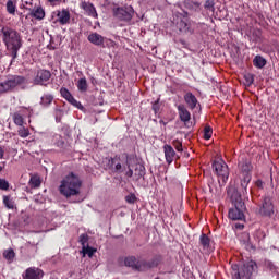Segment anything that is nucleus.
Segmentation results:
<instances>
[{"label":"nucleus","instance_id":"f257e3e1","mask_svg":"<svg viewBox=\"0 0 279 279\" xmlns=\"http://www.w3.org/2000/svg\"><path fill=\"white\" fill-rule=\"evenodd\" d=\"M82 191V179L73 172H70L61 180L59 192L63 197H75Z\"/></svg>","mask_w":279,"mask_h":279},{"label":"nucleus","instance_id":"f03ea898","mask_svg":"<svg viewBox=\"0 0 279 279\" xmlns=\"http://www.w3.org/2000/svg\"><path fill=\"white\" fill-rule=\"evenodd\" d=\"M2 40L7 47V51L11 53L13 60H16L19 56V49H21V35L15 29L4 26L1 29Z\"/></svg>","mask_w":279,"mask_h":279},{"label":"nucleus","instance_id":"7ed1b4c3","mask_svg":"<svg viewBox=\"0 0 279 279\" xmlns=\"http://www.w3.org/2000/svg\"><path fill=\"white\" fill-rule=\"evenodd\" d=\"M228 195L234 202V207L229 209V219L232 221H243L245 219V204L241 201V194L234 187L228 190Z\"/></svg>","mask_w":279,"mask_h":279},{"label":"nucleus","instance_id":"20e7f679","mask_svg":"<svg viewBox=\"0 0 279 279\" xmlns=\"http://www.w3.org/2000/svg\"><path fill=\"white\" fill-rule=\"evenodd\" d=\"M112 12L116 21H121L122 23H130V21L134 19L133 5L125 4L124 7H114Z\"/></svg>","mask_w":279,"mask_h":279},{"label":"nucleus","instance_id":"39448f33","mask_svg":"<svg viewBox=\"0 0 279 279\" xmlns=\"http://www.w3.org/2000/svg\"><path fill=\"white\" fill-rule=\"evenodd\" d=\"M25 82L23 76H9L0 83V93H10Z\"/></svg>","mask_w":279,"mask_h":279},{"label":"nucleus","instance_id":"423d86ee","mask_svg":"<svg viewBox=\"0 0 279 279\" xmlns=\"http://www.w3.org/2000/svg\"><path fill=\"white\" fill-rule=\"evenodd\" d=\"M213 169L216 171L219 182L226 184V182H228V178L230 177V171L228 170V165L226 161L222 159L214 161Z\"/></svg>","mask_w":279,"mask_h":279},{"label":"nucleus","instance_id":"0eeeda50","mask_svg":"<svg viewBox=\"0 0 279 279\" xmlns=\"http://www.w3.org/2000/svg\"><path fill=\"white\" fill-rule=\"evenodd\" d=\"M239 167L242 172L241 186L246 190L252 181V174H250V171H252V163L248 160H244L240 161Z\"/></svg>","mask_w":279,"mask_h":279},{"label":"nucleus","instance_id":"6e6552de","mask_svg":"<svg viewBox=\"0 0 279 279\" xmlns=\"http://www.w3.org/2000/svg\"><path fill=\"white\" fill-rule=\"evenodd\" d=\"M125 267H131L132 269H135L136 271H145L147 269V262L145 260H138L134 256H129L124 259Z\"/></svg>","mask_w":279,"mask_h":279},{"label":"nucleus","instance_id":"1a4fd4ad","mask_svg":"<svg viewBox=\"0 0 279 279\" xmlns=\"http://www.w3.org/2000/svg\"><path fill=\"white\" fill-rule=\"evenodd\" d=\"M256 269H257V266H256V262H254V260H251V262L244 264L243 267L238 272L239 279L252 278V274H254V271H256Z\"/></svg>","mask_w":279,"mask_h":279},{"label":"nucleus","instance_id":"9d476101","mask_svg":"<svg viewBox=\"0 0 279 279\" xmlns=\"http://www.w3.org/2000/svg\"><path fill=\"white\" fill-rule=\"evenodd\" d=\"M56 23L60 25H66L71 22V12L68 9L57 10L52 13V19H56Z\"/></svg>","mask_w":279,"mask_h":279},{"label":"nucleus","instance_id":"9b49d317","mask_svg":"<svg viewBox=\"0 0 279 279\" xmlns=\"http://www.w3.org/2000/svg\"><path fill=\"white\" fill-rule=\"evenodd\" d=\"M259 214L264 217H271L274 215V203L270 197H265L259 208Z\"/></svg>","mask_w":279,"mask_h":279},{"label":"nucleus","instance_id":"f8f14e48","mask_svg":"<svg viewBox=\"0 0 279 279\" xmlns=\"http://www.w3.org/2000/svg\"><path fill=\"white\" fill-rule=\"evenodd\" d=\"M51 80V72L47 70H39L34 78V84L45 86L46 82Z\"/></svg>","mask_w":279,"mask_h":279},{"label":"nucleus","instance_id":"ddd939ff","mask_svg":"<svg viewBox=\"0 0 279 279\" xmlns=\"http://www.w3.org/2000/svg\"><path fill=\"white\" fill-rule=\"evenodd\" d=\"M45 276L40 268L31 267L23 274V279H40Z\"/></svg>","mask_w":279,"mask_h":279},{"label":"nucleus","instance_id":"4468645a","mask_svg":"<svg viewBox=\"0 0 279 279\" xmlns=\"http://www.w3.org/2000/svg\"><path fill=\"white\" fill-rule=\"evenodd\" d=\"M87 39L96 47H105L104 43H106V38L98 33H90Z\"/></svg>","mask_w":279,"mask_h":279},{"label":"nucleus","instance_id":"2eb2a0df","mask_svg":"<svg viewBox=\"0 0 279 279\" xmlns=\"http://www.w3.org/2000/svg\"><path fill=\"white\" fill-rule=\"evenodd\" d=\"M163 153L166 162H168V165H171V162L175 160V150L173 149V146L166 144L163 146Z\"/></svg>","mask_w":279,"mask_h":279},{"label":"nucleus","instance_id":"dca6fc26","mask_svg":"<svg viewBox=\"0 0 279 279\" xmlns=\"http://www.w3.org/2000/svg\"><path fill=\"white\" fill-rule=\"evenodd\" d=\"M81 8L86 12L88 16H92V19H97V10L95 9V5L90 2L83 1L81 3Z\"/></svg>","mask_w":279,"mask_h":279},{"label":"nucleus","instance_id":"f3484780","mask_svg":"<svg viewBox=\"0 0 279 279\" xmlns=\"http://www.w3.org/2000/svg\"><path fill=\"white\" fill-rule=\"evenodd\" d=\"M179 117L183 123H189L191 121V112H189V109L184 107V105L178 106Z\"/></svg>","mask_w":279,"mask_h":279},{"label":"nucleus","instance_id":"a211bd4d","mask_svg":"<svg viewBox=\"0 0 279 279\" xmlns=\"http://www.w3.org/2000/svg\"><path fill=\"white\" fill-rule=\"evenodd\" d=\"M199 243L202 245L203 252L206 254H209V252H213V248L210 247V238H208L206 234H202L199 238Z\"/></svg>","mask_w":279,"mask_h":279},{"label":"nucleus","instance_id":"6ab92c4d","mask_svg":"<svg viewBox=\"0 0 279 279\" xmlns=\"http://www.w3.org/2000/svg\"><path fill=\"white\" fill-rule=\"evenodd\" d=\"M25 111L20 110L13 113L12 119L15 125L23 126V123H25Z\"/></svg>","mask_w":279,"mask_h":279},{"label":"nucleus","instance_id":"aec40b11","mask_svg":"<svg viewBox=\"0 0 279 279\" xmlns=\"http://www.w3.org/2000/svg\"><path fill=\"white\" fill-rule=\"evenodd\" d=\"M184 101L187 104L189 108L193 110L197 106V98L193 93H186L184 95Z\"/></svg>","mask_w":279,"mask_h":279},{"label":"nucleus","instance_id":"412c9836","mask_svg":"<svg viewBox=\"0 0 279 279\" xmlns=\"http://www.w3.org/2000/svg\"><path fill=\"white\" fill-rule=\"evenodd\" d=\"M53 104V96L51 94H46L41 96L40 106L44 108H49Z\"/></svg>","mask_w":279,"mask_h":279},{"label":"nucleus","instance_id":"4be33fe9","mask_svg":"<svg viewBox=\"0 0 279 279\" xmlns=\"http://www.w3.org/2000/svg\"><path fill=\"white\" fill-rule=\"evenodd\" d=\"M253 64L256 66V69H264V66L267 64V60L262 56H256L253 59Z\"/></svg>","mask_w":279,"mask_h":279},{"label":"nucleus","instance_id":"5701e85b","mask_svg":"<svg viewBox=\"0 0 279 279\" xmlns=\"http://www.w3.org/2000/svg\"><path fill=\"white\" fill-rule=\"evenodd\" d=\"M77 88L82 93H86V90H88V82L86 81V77L78 80Z\"/></svg>","mask_w":279,"mask_h":279},{"label":"nucleus","instance_id":"b1692460","mask_svg":"<svg viewBox=\"0 0 279 279\" xmlns=\"http://www.w3.org/2000/svg\"><path fill=\"white\" fill-rule=\"evenodd\" d=\"M29 184L33 189H38L40 184H43V181H40V177L33 175L29 180Z\"/></svg>","mask_w":279,"mask_h":279},{"label":"nucleus","instance_id":"393cba45","mask_svg":"<svg viewBox=\"0 0 279 279\" xmlns=\"http://www.w3.org/2000/svg\"><path fill=\"white\" fill-rule=\"evenodd\" d=\"M32 16L38 19L39 21H43V19H45V10H43V8H38L32 11Z\"/></svg>","mask_w":279,"mask_h":279},{"label":"nucleus","instance_id":"a878e982","mask_svg":"<svg viewBox=\"0 0 279 279\" xmlns=\"http://www.w3.org/2000/svg\"><path fill=\"white\" fill-rule=\"evenodd\" d=\"M109 162L114 166L116 171H121L122 166H121V158L119 156L111 158Z\"/></svg>","mask_w":279,"mask_h":279},{"label":"nucleus","instance_id":"bb28decb","mask_svg":"<svg viewBox=\"0 0 279 279\" xmlns=\"http://www.w3.org/2000/svg\"><path fill=\"white\" fill-rule=\"evenodd\" d=\"M14 256H16V254L14 253V250H12V248H9L3 252V257L7 260H9V263H12V260H14Z\"/></svg>","mask_w":279,"mask_h":279},{"label":"nucleus","instance_id":"cd10ccee","mask_svg":"<svg viewBox=\"0 0 279 279\" xmlns=\"http://www.w3.org/2000/svg\"><path fill=\"white\" fill-rule=\"evenodd\" d=\"M95 252H97V250H95V248H93L90 246H83L82 247L83 255L86 256V254H87V256L89 258H93V255L95 254Z\"/></svg>","mask_w":279,"mask_h":279},{"label":"nucleus","instance_id":"c85d7f7f","mask_svg":"<svg viewBox=\"0 0 279 279\" xmlns=\"http://www.w3.org/2000/svg\"><path fill=\"white\" fill-rule=\"evenodd\" d=\"M7 12L9 14L16 13V4L14 3V1H12V0L7 1Z\"/></svg>","mask_w":279,"mask_h":279},{"label":"nucleus","instance_id":"c756f323","mask_svg":"<svg viewBox=\"0 0 279 279\" xmlns=\"http://www.w3.org/2000/svg\"><path fill=\"white\" fill-rule=\"evenodd\" d=\"M17 134L21 138H27V136H29V129L22 125L17 130Z\"/></svg>","mask_w":279,"mask_h":279},{"label":"nucleus","instance_id":"7c9ffc66","mask_svg":"<svg viewBox=\"0 0 279 279\" xmlns=\"http://www.w3.org/2000/svg\"><path fill=\"white\" fill-rule=\"evenodd\" d=\"M159 264H160V257H155L150 262H146V269L158 267Z\"/></svg>","mask_w":279,"mask_h":279},{"label":"nucleus","instance_id":"2f4dec72","mask_svg":"<svg viewBox=\"0 0 279 279\" xmlns=\"http://www.w3.org/2000/svg\"><path fill=\"white\" fill-rule=\"evenodd\" d=\"M60 94L63 99H66V101H69L73 97V95H71V92H69V89L66 88H61Z\"/></svg>","mask_w":279,"mask_h":279},{"label":"nucleus","instance_id":"473e14b6","mask_svg":"<svg viewBox=\"0 0 279 279\" xmlns=\"http://www.w3.org/2000/svg\"><path fill=\"white\" fill-rule=\"evenodd\" d=\"M213 136V129L210 126H205L204 129V140L210 141V137Z\"/></svg>","mask_w":279,"mask_h":279},{"label":"nucleus","instance_id":"72a5a7b5","mask_svg":"<svg viewBox=\"0 0 279 279\" xmlns=\"http://www.w3.org/2000/svg\"><path fill=\"white\" fill-rule=\"evenodd\" d=\"M3 204H4V206H7L9 209L14 208V201H12V199L10 198V196H4V197H3Z\"/></svg>","mask_w":279,"mask_h":279},{"label":"nucleus","instance_id":"f704fd0d","mask_svg":"<svg viewBox=\"0 0 279 279\" xmlns=\"http://www.w3.org/2000/svg\"><path fill=\"white\" fill-rule=\"evenodd\" d=\"M10 189V183L5 179L0 178V190L8 191Z\"/></svg>","mask_w":279,"mask_h":279},{"label":"nucleus","instance_id":"c9c22d12","mask_svg":"<svg viewBox=\"0 0 279 279\" xmlns=\"http://www.w3.org/2000/svg\"><path fill=\"white\" fill-rule=\"evenodd\" d=\"M173 147L177 149V151H183L182 149V143L180 142V140H174L172 142Z\"/></svg>","mask_w":279,"mask_h":279},{"label":"nucleus","instance_id":"e433bc0d","mask_svg":"<svg viewBox=\"0 0 279 279\" xmlns=\"http://www.w3.org/2000/svg\"><path fill=\"white\" fill-rule=\"evenodd\" d=\"M186 23H189V20H186V19L180 21V25L182 26L181 29L183 32H189V24H186Z\"/></svg>","mask_w":279,"mask_h":279},{"label":"nucleus","instance_id":"4c0bfd02","mask_svg":"<svg viewBox=\"0 0 279 279\" xmlns=\"http://www.w3.org/2000/svg\"><path fill=\"white\" fill-rule=\"evenodd\" d=\"M70 104H72V106H75L76 108H82V104L77 100H75V98L72 96L69 100Z\"/></svg>","mask_w":279,"mask_h":279},{"label":"nucleus","instance_id":"58836bf2","mask_svg":"<svg viewBox=\"0 0 279 279\" xmlns=\"http://www.w3.org/2000/svg\"><path fill=\"white\" fill-rule=\"evenodd\" d=\"M125 202H128V204H134V202H136V196L133 194H130L125 196Z\"/></svg>","mask_w":279,"mask_h":279},{"label":"nucleus","instance_id":"ea45409f","mask_svg":"<svg viewBox=\"0 0 279 279\" xmlns=\"http://www.w3.org/2000/svg\"><path fill=\"white\" fill-rule=\"evenodd\" d=\"M246 84L252 86L254 84V76L252 74L245 75Z\"/></svg>","mask_w":279,"mask_h":279},{"label":"nucleus","instance_id":"a19ab883","mask_svg":"<svg viewBox=\"0 0 279 279\" xmlns=\"http://www.w3.org/2000/svg\"><path fill=\"white\" fill-rule=\"evenodd\" d=\"M48 3H51V5H58V3H61L62 0H47Z\"/></svg>","mask_w":279,"mask_h":279},{"label":"nucleus","instance_id":"79ce46f5","mask_svg":"<svg viewBox=\"0 0 279 279\" xmlns=\"http://www.w3.org/2000/svg\"><path fill=\"white\" fill-rule=\"evenodd\" d=\"M81 243H82V245H83V247L84 246H86V235H81Z\"/></svg>","mask_w":279,"mask_h":279},{"label":"nucleus","instance_id":"37998d69","mask_svg":"<svg viewBox=\"0 0 279 279\" xmlns=\"http://www.w3.org/2000/svg\"><path fill=\"white\" fill-rule=\"evenodd\" d=\"M213 1H206V3H205V8H208V9H210V8H213Z\"/></svg>","mask_w":279,"mask_h":279},{"label":"nucleus","instance_id":"c03bdc74","mask_svg":"<svg viewBox=\"0 0 279 279\" xmlns=\"http://www.w3.org/2000/svg\"><path fill=\"white\" fill-rule=\"evenodd\" d=\"M128 178H132V175H134V171H132V169H129V171L126 172Z\"/></svg>","mask_w":279,"mask_h":279},{"label":"nucleus","instance_id":"a18cd8bd","mask_svg":"<svg viewBox=\"0 0 279 279\" xmlns=\"http://www.w3.org/2000/svg\"><path fill=\"white\" fill-rule=\"evenodd\" d=\"M4 154H5V150H3V148L0 147V160L1 158H3Z\"/></svg>","mask_w":279,"mask_h":279},{"label":"nucleus","instance_id":"49530a36","mask_svg":"<svg viewBox=\"0 0 279 279\" xmlns=\"http://www.w3.org/2000/svg\"><path fill=\"white\" fill-rule=\"evenodd\" d=\"M235 228H236L238 230H243L244 226L241 225V223H236V225H235Z\"/></svg>","mask_w":279,"mask_h":279},{"label":"nucleus","instance_id":"de8ad7c7","mask_svg":"<svg viewBox=\"0 0 279 279\" xmlns=\"http://www.w3.org/2000/svg\"><path fill=\"white\" fill-rule=\"evenodd\" d=\"M256 186L262 187L263 186V181H260V180L256 181Z\"/></svg>","mask_w":279,"mask_h":279},{"label":"nucleus","instance_id":"09e8293b","mask_svg":"<svg viewBox=\"0 0 279 279\" xmlns=\"http://www.w3.org/2000/svg\"><path fill=\"white\" fill-rule=\"evenodd\" d=\"M56 114H57V117H58V114H59V116H62V110L56 109Z\"/></svg>","mask_w":279,"mask_h":279},{"label":"nucleus","instance_id":"8fccbe9b","mask_svg":"<svg viewBox=\"0 0 279 279\" xmlns=\"http://www.w3.org/2000/svg\"><path fill=\"white\" fill-rule=\"evenodd\" d=\"M3 171V165H0V172Z\"/></svg>","mask_w":279,"mask_h":279}]
</instances>
